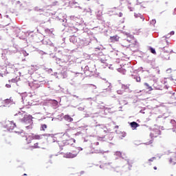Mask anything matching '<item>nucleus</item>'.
<instances>
[{"instance_id": "f257e3e1", "label": "nucleus", "mask_w": 176, "mask_h": 176, "mask_svg": "<svg viewBox=\"0 0 176 176\" xmlns=\"http://www.w3.org/2000/svg\"><path fill=\"white\" fill-rule=\"evenodd\" d=\"M25 140H26L27 144H31L33 140H42V135L31 133L30 135H25Z\"/></svg>"}, {"instance_id": "f03ea898", "label": "nucleus", "mask_w": 176, "mask_h": 176, "mask_svg": "<svg viewBox=\"0 0 176 176\" xmlns=\"http://www.w3.org/2000/svg\"><path fill=\"white\" fill-rule=\"evenodd\" d=\"M16 127V123L13 122V121H8L6 124V129L8 130H13Z\"/></svg>"}, {"instance_id": "7ed1b4c3", "label": "nucleus", "mask_w": 176, "mask_h": 176, "mask_svg": "<svg viewBox=\"0 0 176 176\" xmlns=\"http://www.w3.org/2000/svg\"><path fill=\"white\" fill-rule=\"evenodd\" d=\"M160 57L162 58V60H169L170 54L168 52H162L160 53Z\"/></svg>"}, {"instance_id": "20e7f679", "label": "nucleus", "mask_w": 176, "mask_h": 176, "mask_svg": "<svg viewBox=\"0 0 176 176\" xmlns=\"http://www.w3.org/2000/svg\"><path fill=\"white\" fill-rule=\"evenodd\" d=\"M65 157L67 159H73V157H76V154H72V153H67L65 154Z\"/></svg>"}, {"instance_id": "39448f33", "label": "nucleus", "mask_w": 176, "mask_h": 176, "mask_svg": "<svg viewBox=\"0 0 176 176\" xmlns=\"http://www.w3.org/2000/svg\"><path fill=\"white\" fill-rule=\"evenodd\" d=\"M63 118L67 122H74V118H72L71 116H69V115H65Z\"/></svg>"}, {"instance_id": "423d86ee", "label": "nucleus", "mask_w": 176, "mask_h": 176, "mask_svg": "<svg viewBox=\"0 0 176 176\" xmlns=\"http://www.w3.org/2000/svg\"><path fill=\"white\" fill-rule=\"evenodd\" d=\"M111 42H118L119 41V36H113L110 37Z\"/></svg>"}, {"instance_id": "0eeeda50", "label": "nucleus", "mask_w": 176, "mask_h": 176, "mask_svg": "<svg viewBox=\"0 0 176 176\" xmlns=\"http://www.w3.org/2000/svg\"><path fill=\"white\" fill-rule=\"evenodd\" d=\"M170 163H171L172 164H176V155H173L170 160H169Z\"/></svg>"}, {"instance_id": "6e6552de", "label": "nucleus", "mask_w": 176, "mask_h": 176, "mask_svg": "<svg viewBox=\"0 0 176 176\" xmlns=\"http://www.w3.org/2000/svg\"><path fill=\"white\" fill-rule=\"evenodd\" d=\"M134 16L136 19H140L142 21H144V20H145V18L144 17V16L141 15V14L135 13Z\"/></svg>"}, {"instance_id": "1a4fd4ad", "label": "nucleus", "mask_w": 176, "mask_h": 176, "mask_svg": "<svg viewBox=\"0 0 176 176\" xmlns=\"http://www.w3.org/2000/svg\"><path fill=\"white\" fill-rule=\"evenodd\" d=\"M139 126L140 124L135 122H131V127H132V129H137Z\"/></svg>"}, {"instance_id": "9d476101", "label": "nucleus", "mask_w": 176, "mask_h": 176, "mask_svg": "<svg viewBox=\"0 0 176 176\" xmlns=\"http://www.w3.org/2000/svg\"><path fill=\"white\" fill-rule=\"evenodd\" d=\"M126 41L129 42V43H133L134 42V37L129 36L126 38Z\"/></svg>"}, {"instance_id": "9b49d317", "label": "nucleus", "mask_w": 176, "mask_h": 176, "mask_svg": "<svg viewBox=\"0 0 176 176\" xmlns=\"http://www.w3.org/2000/svg\"><path fill=\"white\" fill-rule=\"evenodd\" d=\"M144 86H146V89L148 90V91H152V90H153V89H152V87H151L149 84H148V82H144Z\"/></svg>"}, {"instance_id": "f8f14e48", "label": "nucleus", "mask_w": 176, "mask_h": 176, "mask_svg": "<svg viewBox=\"0 0 176 176\" xmlns=\"http://www.w3.org/2000/svg\"><path fill=\"white\" fill-rule=\"evenodd\" d=\"M30 148H32V149H38V148H40L39 147V143L37 142V143L34 144V145L31 146Z\"/></svg>"}, {"instance_id": "ddd939ff", "label": "nucleus", "mask_w": 176, "mask_h": 176, "mask_svg": "<svg viewBox=\"0 0 176 176\" xmlns=\"http://www.w3.org/2000/svg\"><path fill=\"white\" fill-rule=\"evenodd\" d=\"M122 88L124 89V90H127V89H130V85H122Z\"/></svg>"}, {"instance_id": "4468645a", "label": "nucleus", "mask_w": 176, "mask_h": 176, "mask_svg": "<svg viewBox=\"0 0 176 176\" xmlns=\"http://www.w3.org/2000/svg\"><path fill=\"white\" fill-rule=\"evenodd\" d=\"M153 160H156V157H151V159L148 160V164L149 166H151V164H152V162H153Z\"/></svg>"}, {"instance_id": "2eb2a0df", "label": "nucleus", "mask_w": 176, "mask_h": 176, "mask_svg": "<svg viewBox=\"0 0 176 176\" xmlns=\"http://www.w3.org/2000/svg\"><path fill=\"white\" fill-rule=\"evenodd\" d=\"M47 129V125L45 124L41 125V130H43V131H45V130Z\"/></svg>"}, {"instance_id": "dca6fc26", "label": "nucleus", "mask_w": 176, "mask_h": 176, "mask_svg": "<svg viewBox=\"0 0 176 176\" xmlns=\"http://www.w3.org/2000/svg\"><path fill=\"white\" fill-rule=\"evenodd\" d=\"M150 52L153 54H156V50H155V49L150 47Z\"/></svg>"}, {"instance_id": "f3484780", "label": "nucleus", "mask_w": 176, "mask_h": 176, "mask_svg": "<svg viewBox=\"0 0 176 176\" xmlns=\"http://www.w3.org/2000/svg\"><path fill=\"white\" fill-rule=\"evenodd\" d=\"M135 79L136 82H141V77H140V76L135 77Z\"/></svg>"}, {"instance_id": "a211bd4d", "label": "nucleus", "mask_w": 176, "mask_h": 176, "mask_svg": "<svg viewBox=\"0 0 176 176\" xmlns=\"http://www.w3.org/2000/svg\"><path fill=\"white\" fill-rule=\"evenodd\" d=\"M121 72L123 74V75H124L126 74V69H120Z\"/></svg>"}, {"instance_id": "6ab92c4d", "label": "nucleus", "mask_w": 176, "mask_h": 176, "mask_svg": "<svg viewBox=\"0 0 176 176\" xmlns=\"http://www.w3.org/2000/svg\"><path fill=\"white\" fill-rule=\"evenodd\" d=\"M6 87L10 88V87H12V86L10 85H9V84H7L6 85Z\"/></svg>"}, {"instance_id": "aec40b11", "label": "nucleus", "mask_w": 176, "mask_h": 176, "mask_svg": "<svg viewBox=\"0 0 176 176\" xmlns=\"http://www.w3.org/2000/svg\"><path fill=\"white\" fill-rule=\"evenodd\" d=\"M141 3H142V2H140L139 0L137 1V5H141Z\"/></svg>"}, {"instance_id": "412c9836", "label": "nucleus", "mask_w": 176, "mask_h": 176, "mask_svg": "<svg viewBox=\"0 0 176 176\" xmlns=\"http://www.w3.org/2000/svg\"><path fill=\"white\" fill-rule=\"evenodd\" d=\"M11 82H12V83H15L16 79H12V80H11Z\"/></svg>"}, {"instance_id": "4be33fe9", "label": "nucleus", "mask_w": 176, "mask_h": 176, "mask_svg": "<svg viewBox=\"0 0 176 176\" xmlns=\"http://www.w3.org/2000/svg\"><path fill=\"white\" fill-rule=\"evenodd\" d=\"M170 35H174V34H175V32H174V31H172V32H170Z\"/></svg>"}, {"instance_id": "5701e85b", "label": "nucleus", "mask_w": 176, "mask_h": 176, "mask_svg": "<svg viewBox=\"0 0 176 176\" xmlns=\"http://www.w3.org/2000/svg\"><path fill=\"white\" fill-rule=\"evenodd\" d=\"M153 169H154V170H157V167L154 166V167H153Z\"/></svg>"}, {"instance_id": "b1692460", "label": "nucleus", "mask_w": 176, "mask_h": 176, "mask_svg": "<svg viewBox=\"0 0 176 176\" xmlns=\"http://www.w3.org/2000/svg\"><path fill=\"white\" fill-rule=\"evenodd\" d=\"M55 101V102L57 104L58 103V102H57V100H54Z\"/></svg>"}, {"instance_id": "393cba45", "label": "nucleus", "mask_w": 176, "mask_h": 176, "mask_svg": "<svg viewBox=\"0 0 176 176\" xmlns=\"http://www.w3.org/2000/svg\"><path fill=\"white\" fill-rule=\"evenodd\" d=\"M23 175H27V174L25 173V174H23Z\"/></svg>"}, {"instance_id": "a878e982", "label": "nucleus", "mask_w": 176, "mask_h": 176, "mask_svg": "<svg viewBox=\"0 0 176 176\" xmlns=\"http://www.w3.org/2000/svg\"><path fill=\"white\" fill-rule=\"evenodd\" d=\"M0 40H1V36H0Z\"/></svg>"}]
</instances>
